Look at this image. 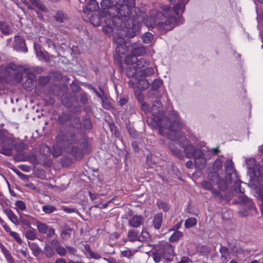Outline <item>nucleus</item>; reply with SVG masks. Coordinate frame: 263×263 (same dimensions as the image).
<instances>
[{"mask_svg":"<svg viewBox=\"0 0 263 263\" xmlns=\"http://www.w3.org/2000/svg\"><path fill=\"white\" fill-rule=\"evenodd\" d=\"M151 111L153 119L156 122V124L158 127V131L161 135H167V137L172 138L171 135L164 131L182 128L183 125L180 121L177 112L173 110L166 116L165 112L162 109V105L160 101L154 102Z\"/></svg>","mask_w":263,"mask_h":263,"instance_id":"nucleus-1","label":"nucleus"},{"mask_svg":"<svg viewBox=\"0 0 263 263\" xmlns=\"http://www.w3.org/2000/svg\"><path fill=\"white\" fill-rule=\"evenodd\" d=\"M114 6L117 8V11L121 6H125L127 8L123 11L124 16H119L122 20L124 24V29L126 33L130 36H134L139 29V23L144 18L143 16H140L137 14L135 9V0H112Z\"/></svg>","mask_w":263,"mask_h":263,"instance_id":"nucleus-2","label":"nucleus"},{"mask_svg":"<svg viewBox=\"0 0 263 263\" xmlns=\"http://www.w3.org/2000/svg\"><path fill=\"white\" fill-rule=\"evenodd\" d=\"M102 9L101 15L105 17L104 20L105 25L103 27V31L108 36L113 35L114 28L121 27L122 20L119 16H124V10L127 8L125 6H123L117 11V8L113 4L112 0H102L100 3Z\"/></svg>","mask_w":263,"mask_h":263,"instance_id":"nucleus-3","label":"nucleus"},{"mask_svg":"<svg viewBox=\"0 0 263 263\" xmlns=\"http://www.w3.org/2000/svg\"><path fill=\"white\" fill-rule=\"evenodd\" d=\"M5 70L10 77L14 78L17 81L21 82L22 79L23 73H26L27 79L23 84V87L27 91L31 90L33 87V80L35 77L32 72L23 66H17L14 63H10L7 65Z\"/></svg>","mask_w":263,"mask_h":263,"instance_id":"nucleus-4","label":"nucleus"},{"mask_svg":"<svg viewBox=\"0 0 263 263\" xmlns=\"http://www.w3.org/2000/svg\"><path fill=\"white\" fill-rule=\"evenodd\" d=\"M121 27L114 28V31L116 30L117 35L114 37V41L117 44L116 51L119 55H125L128 51V46L130 43L125 41L124 37L133 38L139 33L141 27V23H139V29L135 34L133 36H129L125 29H124V24H122ZM130 44H132L130 43Z\"/></svg>","mask_w":263,"mask_h":263,"instance_id":"nucleus-5","label":"nucleus"},{"mask_svg":"<svg viewBox=\"0 0 263 263\" xmlns=\"http://www.w3.org/2000/svg\"><path fill=\"white\" fill-rule=\"evenodd\" d=\"M181 129H176L174 130H166L164 132L167 133L170 136L171 135L172 138H170L167 135H162L171 140L170 143H169V148L171 152L176 156L178 158L182 159L183 157V153L181 149L177 147L176 145L179 144V140L181 136H183V133L180 132L179 130Z\"/></svg>","mask_w":263,"mask_h":263,"instance_id":"nucleus-6","label":"nucleus"},{"mask_svg":"<svg viewBox=\"0 0 263 263\" xmlns=\"http://www.w3.org/2000/svg\"><path fill=\"white\" fill-rule=\"evenodd\" d=\"M246 162L248 167V174L250 177L251 184H252L255 183L256 179L263 177L261 167L256 164V160L254 158L246 159Z\"/></svg>","mask_w":263,"mask_h":263,"instance_id":"nucleus-7","label":"nucleus"},{"mask_svg":"<svg viewBox=\"0 0 263 263\" xmlns=\"http://www.w3.org/2000/svg\"><path fill=\"white\" fill-rule=\"evenodd\" d=\"M58 141H61L65 147H69L78 142L77 136L74 131L70 130L65 133L61 132L57 137Z\"/></svg>","mask_w":263,"mask_h":263,"instance_id":"nucleus-8","label":"nucleus"},{"mask_svg":"<svg viewBox=\"0 0 263 263\" xmlns=\"http://www.w3.org/2000/svg\"><path fill=\"white\" fill-rule=\"evenodd\" d=\"M179 140V146L183 149L184 153L185 156L187 158H192L195 156V153L197 150H200V148H195L194 146L191 144L189 140H188L185 136H181Z\"/></svg>","mask_w":263,"mask_h":263,"instance_id":"nucleus-9","label":"nucleus"},{"mask_svg":"<svg viewBox=\"0 0 263 263\" xmlns=\"http://www.w3.org/2000/svg\"><path fill=\"white\" fill-rule=\"evenodd\" d=\"M0 144L2 147L0 153L8 156L12 155L14 148V140L12 138L3 136L2 138H0Z\"/></svg>","mask_w":263,"mask_h":263,"instance_id":"nucleus-10","label":"nucleus"},{"mask_svg":"<svg viewBox=\"0 0 263 263\" xmlns=\"http://www.w3.org/2000/svg\"><path fill=\"white\" fill-rule=\"evenodd\" d=\"M207 151L205 150H197L194 157L195 165L199 170L204 168L207 163L206 158L205 157Z\"/></svg>","mask_w":263,"mask_h":263,"instance_id":"nucleus-11","label":"nucleus"},{"mask_svg":"<svg viewBox=\"0 0 263 263\" xmlns=\"http://www.w3.org/2000/svg\"><path fill=\"white\" fill-rule=\"evenodd\" d=\"M174 249L175 247L169 243H165L159 249L163 255V263H168L172 261V256L175 255Z\"/></svg>","mask_w":263,"mask_h":263,"instance_id":"nucleus-12","label":"nucleus"},{"mask_svg":"<svg viewBox=\"0 0 263 263\" xmlns=\"http://www.w3.org/2000/svg\"><path fill=\"white\" fill-rule=\"evenodd\" d=\"M14 49L17 51L26 53L28 49L25 43V39L20 35H15L13 43Z\"/></svg>","mask_w":263,"mask_h":263,"instance_id":"nucleus-13","label":"nucleus"},{"mask_svg":"<svg viewBox=\"0 0 263 263\" xmlns=\"http://www.w3.org/2000/svg\"><path fill=\"white\" fill-rule=\"evenodd\" d=\"M87 3L84 7L83 6L82 11L86 15L90 14L92 11L99 8V3L96 0H85Z\"/></svg>","mask_w":263,"mask_h":263,"instance_id":"nucleus-14","label":"nucleus"},{"mask_svg":"<svg viewBox=\"0 0 263 263\" xmlns=\"http://www.w3.org/2000/svg\"><path fill=\"white\" fill-rule=\"evenodd\" d=\"M225 171L226 172V180L228 182L232 181V175L236 171L234 168V163L232 160H228L224 164Z\"/></svg>","mask_w":263,"mask_h":263,"instance_id":"nucleus-15","label":"nucleus"},{"mask_svg":"<svg viewBox=\"0 0 263 263\" xmlns=\"http://www.w3.org/2000/svg\"><path fill=\"white\" fill-rule=\"evenodd\" d=\"M237 192L242 194V195L238 196V199L240 201L245 204L248 209H253L254 208V204L252 200L245 195L243 194L245 193L244 188H242L241 186H240Z\"/></svg>","mask_w":263,"mask_h":263,"instance_id":"nucleus-16","label":"nucleus"},{"mask_svg":"<svg viewBox=\"0 0 263 263\" xmlns=\"http://www.w3.org/2000/svg\"><path fill=\"white\" fill-rule=\"evenodd\" d=\"M251 185L255 189L257 197L263 201V177H260L255 180V183Z\"/></svg>","mask_w":263,"mask_h":263,"instance_id":"nucleus-17","label":"nucleus"},{"mask_svg":"<svg viewBox=\"0 0 263 263\" xmlns=\"http://www.w3.org/2000/svg\"><path fill=\"white\" fill-rule=\"evenodd\" d=\"M34 48L36 55L40 61L48 62L50 60V56L49 53L46 51H42L41 46L39 44H34Z\"/></svg>","mask_w":263,"mask_h":263,"instance_id":"nucleus-18","label":"nucleus"},{"mask_svg":"<svg viewBox=\"0 0 263 263\" xmlns=\"http://www.w3.org/2000/svg\"><path fill=\"white\" fill-rule=\"evenodd\" d=\"M131 53L137 56H142L146 53V48L141 43L135 42L132 44Z\"/></svg>","mask_w":263,"mask_h":263,"instance_id":"nucleus-19","label":"nucleus"},{"mask_svg":"<svg viewBox=\"0 0 263 263\" xmlns=\"http://www.w3.org/2000/svg\"><path fill=\"white\" fill-rule=\"evenodd\" d=\"M105 18V17L101 15V12H100L99 14L92 13L89 18V21L92 25L97 27L99 26L103 21L104 22Z\"/></svg>","mask_w":263,"mask_h":263,"instance_id":"nucleus-20","label":"nucleus"},{"mask_svg":"<svg viewBox=\"0 0 263 263\" xmlns=\"http://www.w3.org/2000/svg\"><path fill=\"white\" fill-rule=\"evenodd\" d=\"M144 219L140 215H135L128 220V224L133 228H139L143 224Z\"/></svg>","mask_w":263,"mask_h":263,"instance_id":"nucleus-21","label":"nucleus"},{"mask_svg":"<svg viewBox=\"0 0 263 263\" xmlns=\"http://www.w3.org/2000/svg\"><path fill=\"white\" fill-rule=\"evenodd\" d=\"M62 103L67 108H70V111L74 114L78 115L81 112V108L80 105L71 106L67 101H65V98H62Z\"/></svg>","mask_w":263,"mask_h":263,"instance_id":"nucleus-22","label":"nucleus"},{"mask_svg":"<svg viewBox=\"0 0 263 263\" xmlns=\"http://www.w3.org/2000/svg\"><path fill=\"white\" fill-rule=\"evenodd\" d=\"M163 221V214L159 213L155 214L153 220V226L156 230H159L162 225Z\"/></svg>","mask_w":263,"mask_h":263,"instance_id":"nucleus-23","label":"nucleus"},{"mask_svg":"<svg viewBox=\"0 0 263 263\" xmlns=\"http://www.w3.org/2000/svg\"><path fill=\"white\" fill-rule=\"evenodd\" d=\"M4 213L8 216L10 220L14 224L17 225L19 224V220L17 216L10 209H4Z\"/></svg>","mask_w":263,"mask_h":263,"instance_id":"nucleus-24","label":"nucleus"},{"mask_svg":"<svg viewBox=\"0 0 263 263\" xmlns=\"http://www.w3.org/2000/svg\"><path fill=\"white\" fill-rule=\"evenodd\" d=\"M71 152L77 160L81 159L83 157L84 154L85 153L78 146H72Z\"/></svg>","mask_w":263,"mask_h":263,"instance_id":"nucleus-25","label":"nucleus"},{"mask_svg":"<svg viewBox=\"0 0 263 263\" xmlns=\"http://www.w3.org/2000/svg\"><path fill=\"white\" fill-rule=\"evenodd\" d=\"M221 259L224 262L228 261L229 259L230 252L227 247L221 245L219 249Z\"/></svg>","mask_w":263,"mask_h":263,"instance_id":"nucleus-26","label":"nucleus"},{"mask_svg":"<svg viewBox=\"0 0 263 263\" xmlns=\"http://www.w3.org/2000/svg\"><path fill=\"white\" fill-rule=\"evenodd\" d=\"M45 257L48 258L52 257L55 255L53 248L48 244H46L42 251Z\"/></svg>","mask_w":263,"mask_h":263,"instance_id":"nucleus-27","label":"nucleus"},{"mask_svg":"<svg viewBox=\"0 0 263 263\" xmlns=\"http://www.w3.org/2000/svg\"><path fill=\"white\" fill-rule=\"evenodd\" d=\"M139 72L138 69L134 65H130L126 69V74L128 78L135 77L138 79V77L137 75Z\"/></svg>","mask_w":263,"mask_h":263,"instance_id":"nucleus-28","label":"nucleus"},{"mask_svg":"<svg viewBox=\"0 0 263 263\" xmlns=\"http://www.w3.org/2000/svg\"><path fill=\"white\" fill-rule=\"evenodd\" d=\"M54 19L60 23H65L68 21V16L62 11H58L53 16Z\"/></svg>","mask_w":263,"mask_h":263,"instance_id":"nucleus-29","label":"nucleus"},{"mask_svg":"<svg viewBox=\"0 0 263 263\" xmlns=\"http://www.w3.org/2000/svg\"><path fill=\"white\" fill-rule=\"evenodd\" d=\"M137 79V86L139 89L145 90L149 87L150 82L147 80L142 78Z\"/></svg>","mask_w":263,"mask_h":263,"instance_id":"nucleus-30","label":"nucleus"},{"mask_svg":"<svg viewBox=\"0 0 263 263\" xmlns=\"http://www.w3.org/2000/svg\"><path fill=\"white\" fill-rule=\"evenodd\" d=\"M28 246L35 257H37L42 252L41 249L35 242H28Z\"/></svg>","mask_w":263,"mask_h":263,"instance_id":"nucleus-31","label":"nucleus"},{"mask_svg":"<svg viewBox=\"0 0 263 263\" xmlns=\"http://www.w3.org/2000/svg\"><path fill=\"white\" fill-rule=\"evenodd\" d=\"M128 240L134 242L139 241V232L135 230H129L127 234Z\"/></svg>","mask_w":263,"mask_h":263,"instance_id":"nucleus-32","label":"nucleus"},{"mask_svg":"<svg viewBox=\"0 0 263 263\" xmlns=\"http://www.w3.org/2000/svg\"><path fill=\"white\" fill-rule=\"evenodd\" d=\"M149 62L146 60L145 58H141L139 60L137 59V61L136 62V66L137 67V69L139 71V69H141V70L144 68L149 66Z\"/></svg>","mask_w":263,"mask_h":263,"instance_id":"nucleus-33","label":"nucleus"},{"mask_svg":"<svg viewBox=\"0 0 263 263\" xmlns=\"http://www.w3.org/2000/svg\"><path fill=\"white\" fill-rule=\"evenodd\" d=\"M36 226L39 233L45 234L47 233L49 226L45 223L37 221L36 222Z\"/></svg>","mask_w":263,"mask_h":263,"instance_id":"nucleus-34","label":"nucleus"},{"mask_svg":"<svg viewBox=\"0 0 263 263\" xmlns=\"http://www.w3.org/2000/svg\"><path fill=\"white\" fill-rule=\"evenodd\" d=\"M77 143H78L79 147L82 149L85 153H88L89 152L88 142L86 139L82 138L81 140H80L79 142H78Z\"/></svg>","mask_w":263,"mask_h":263,"instance_id":"nucleus-35","label":"nucleus"},{"mask_svg":"<svg viewBox=\"0 0 263 263\" xmlns=\"http://www.w3.org/2000/svg\"><path fill=\"white\" fill-rule=\"evenodd\" d=\"M30 2L37 9L43 12H46L47 8L40 0H29Z\"/></svg>","mask_w":263,"mask_h":263,"instance_id":"nucleus-36","label":"nucleus"},{"mask_svg":"<svg viewBox=\"0 0 263 263\" xmlns=\"http://www.w3.org/2000/svg\"><path fill=\"white\" fill-rule=\"evenodd\" d=\"M71 117V116L70 114L63 112L61 115L59 116L58 121L60 123L63 124L69 121Z\"/></svg>","mask_w":263,"mask_h":263,"instance_id":"nucleus-37","label":"nucleus"},{"mask_svg":"<svg viewBox=\"0 0 263 263\" xmlns=\"http://www.w3.org/2000/svg\"><path fill=\"white\" fill-rule=\"evenodd\" d=\"M70 121V124H71V126H72L73 128H75L77 129H79V128H81V127L82 126V124L81 122V120L79 118L71 116Z\"/></svg>","mask_w":263,"mask_h":263,"instance_id":"nucleus-38","label":"nucleus"},{"mask_svg":"<svg viewBox=\"0 0 263 263\" xmlns=\"http://www.w3.org/2000/svg\"><path fill=\"white\" fill-rule=\"evenodd\" d=\"M152 256L155 262L158 263L161 261L163 262L164 258L163 255H162V253L159 250H156L153 253Z\"/></svg>","mask_w":263,"mask_h":263,"instance_id":"nucleus-39","label":"nucleus"},{"mask_svg":"<svg viewBox=\"0 0 263 263\" xmlns=\"http://www.w3.org/2000/svg\"><path fill=\"white\" fill-rule=\"evenodd\" d=\"M141 38L144 44H149L152 42L154 35L152 33L147 32L142 35Z\"/></svg>","mask_w":263,"mask_h":263,"instance_id":"nucleus-40","label":"nucleus"},{"mask_svg":"<svg viewBox=\"0 0 263 263\" xmlns=\"http://www.w3.org/2000/svg\"><path fill=\"white\" fill-rule=\"evenodd\" d=\"M137 56L135 54H131L126 57L125 63L127 65H133L136 63L137 61Z\"/></svg>","mask_w":263,"mask_h":263,"instance_id":"nucleus-41","label":"nucleus"},{"mask_svg":"<svg viewBox=\"0 0 263 263\" xmlns=\"http://www.w3.org/2000/svg\"><path fill=\"white\" fill-rule=\"evenodd\" d=\"M183 236L182 232L179 231H175L169 238L171 242H176Z\"/></svg>","mask_w":263,"mask_h":263,"instance_id":"nucleus-42","label":"nucleus"},{"mask_svg":"<svg viewBox=\"0 0 263 263\" xmlns=\"http://www.w3.org/2000/svg\"><path fill=\"white\" fill-rule=\"evenodd\" d=\"M0 30L4 34L9 35L12 33V30L10 27L4 22H0Z\"/></svg>","mask_w":263,"mask_h":263,"instance_id":"nucleus-43","label":"nucleus"},{"mask_svg":"<svg viewBox=\"0 0 263 263\" xmlns=\"http://www.w3.org/2000/svg\"><path fill=\"white\" fill-rule=\"evenodd\" d=\"M157 205L159 209H162L164 212H167L170 208L168 203L165 201H163L161 200H158L157 202Z\"/></svg>","mask_w":263,"mask_h":263,"instance_id":"nucleus-44","label":"nucleus"},{"mask_svg":"<svg viewBox=\"0 0 263 263\" xmlns=\"http://www.w3.org/2000/svg\"><path fill=\"white\" fill-rule=\"evenodd\" d=\"M150 239V236L147 231L143 229L140 235L139 236V241L144 242L148 241Z\"/></svg>","mask_w":263,"mask_h":263,"instance_id":"nucleus-45","label":"nucleus"},{"mask_svg":"<svg viewBox=\"0 0 263 263\" xmlns=\"http://www.w3.org/2000/svg\"><path fill=\"white\" fill-rule=\"evenodd\" d=\"M211 250V248L205 245L200 246L198 249V252L203 256H206Z\"/></svg>","mask_w":263,"mask_h":263,"instance_id":"nucleus-46","label":"nucleus"},{"mask_svg":"<svg viewBox=\"0 0 263 263\" xmlns=\"http://www.w3.org/2000/svg\"><path fill=\"white\" fill-rule=\"evenodd\" d=\"M102 101V105L105 109H109L111 108V104L109 102V99L107 96L104 95V97L101 99Z\"/></svg>","mask_w":263,"mask_h":263,"instance_id":"nucleus-47","label":"nucleus"},{"mask_svg":"<svg viewBox=\"0 0 263 263\" xmlns=\"http://www.w3.org/2000/svg\"><path fill=\"white\" fill-rule=\"evenodd\" d=\"M25 237L27 239L33 240L36 238L35 230H28L25 233Z\"/></svg>","mask_w":263,"mask_h":263,"instance_id":"nucleus-48","label":"nucleus"},{"mask_svg":"<svg viewBox=\"0 0 263 263\" xmlns=\"http://www.w3.org/2000/svg\"><path fill=\"white\" fill-rule=\"evenodd\" d=\"M196 223L197 220L195 218H189L185 221L184 226L188 229L194 227Z\"/></svg>","mask_w":263,"mask_h":263,"instance_id":"nucleus-49","label":"nucleus"},{"mask_svg":"<svg viewBox=\"0 0 263 263\" xmlns=\"http://www.w3.org/2000/svg\"><path fill=\"white\" fill-rule=\"evenodd\" d=\"M42 210L46 214H49L53 213L57 209L54 206L48 204L44 205Z\"/></svg>","mask_w":263,"mask_h":263,"instance_id":"nucleus-50","label":"nucleus"},{"mask_svg":"<svg viewBox=\"0 0 263 263\" xmlns=\"http://www.w3.org/2000/svg\"><path fill=\"white\" fill-rule=\"evenodd\" d=\"M84 128L86 130H90L92 127L91 121L89 118H85L83 121Z\"/></svg>","mask_w":263,"mask_h":263,"instance_id":"nucleus-51","label":"nucleus"},{"mask_svg":"<svg viewBox=\"0 0 263 263\" xmlns=\"http://www.w3.org/2000/svg\"><path fill=\"white\" fill-rule=\"evenodd\" d=\"M3 254L8 263H15L14 259L13 258L10 253L7 249H4Z\"/></svg>","mask_w":263,"mask_h":263,"instance_id":"nucleus-52","label":"nucleus"},{"mask_svg":"<svg viewBox=\"0 0 263 263\" xmlns=\"http://www.w3.org/2000/svg\"><path fill=\"white\" fill-rule=\"evenodd\" d=\"M163 82L160 79H155L152 84V89L153 90H156L159 88L162 85Z\"/></svg>","mask_w":263,"mask_h":263,"instance_id":"nucleus-53","label":"nucleus"},{"mask_svg":"<svg viewBox=\"0 0 263 263\" xmlns=\"http://www.w3.org/2000/svg\"><path fill=\"white\" fill-rule=\"evenodd\" d=\"M14 148L17 152H21L26 149L27 145L22 142L14 143Z\"/></svg>","mask_w":263,"mask_h":263,"instance_id":"nucleus-54","label":"nucleus"},{"mask_svg":"<svg viewBox=\"0 0 263 263\" xmlns=\"http://www.w3.org/2000/svg\"><path fill=\"white\" fill-rule=\"evenodd\" d=\"M208 179L213 183H217L219 180V175L216 172H212L208 175Z\"/></svg>","mask_w":263,"mask_h":263,"instance_id":"nucleus-55","label":"nucleus"},{"mask_svg":"<svg viewBox=\"0 0 263 263\" xmlns=\"http://www.w3.org/2000/svg\"><path fill=\"white\" fill-rule=\"evenodd\" d=\"M58 255L61 256H65L67 253L66 247L64 248L61 245L55 250Z\"/></svg>","mask_w":263,"mask_h":263,"instance_id":"nucleus-56","label":"nucleus"},{"mask_svg":"<svg viewBox=\"0 0 263 263\" xmlns=\"http://www.w3.org/2000/svg\"><path fill=\"white\" fill-rule=\"evenodd\" d=\"M20 222L23 227L26 228H31V222L30 220L26 217L21 216L20 217Z\"/></svg>","mask_w":263,"mask_h":263,"instance_id":"nucleus-57","label":"nucleus"},{"mask_svg":"<svg viewBox=\"0 0 263 263\" xmlns=\"http://www.w3.org/2000/svg\"><path fill=\"white\" fill-rule=\"evenodd\" d=\"M142 73L144 76H148L153 74L154 73V68L152 67H146L142 70Z\"/></svg>","mask_w":263,"mask_h":263,"instance_id":"nucleus-58","label":"nucleus"},{"mask_svg":"<svg viewBox=\"0 0 263 263\" xmlns=\"http://www.w3.org/2000/svg\"><path fill=\"white\" fill-rule=\"evenodd\" d=\"M72 230V229L69 227L65 228L61 234L62 237L64 239H67L69 238L70 236Z\"/></svg>","mask_w":263,"mask_h":263,"instance_id":"nucleus-59","label":"nucleus"},{"mask_svg":"<svg viewBox=\"0 0 263 263\" xmlns=\"http://www.w3.org/2000/svg\"><path fill=\"white\" fill-rule=\"evenodd\" d=\"M45 45H47L49 48H52L55 51L57 50L55 44L50 39H46L45 41Z\"/></svg>","mask_w":263,"mask_h":263,"instance_id":"nucleus-60","label":"nucleus"},{"mask_svg":"<svg viewBox=\"0 0 263 263\" xmlns=\"http://www.w3.org/2000/svg\"><path fill=\"white\" fill-rule=\"evenodd\" d=\"M222 161L220 159H216L213 164V168L216 171H219L222 167Z\"/></svg>","mask_w":263,"mask_h":263,"instance_id":"nucleus-61","label":"nucleus"},{"mask_svg":"<svg viewBox=\"0 0 263 263\" xmlns=\"http://www.w3.org/2000/svg\"><path fill=\"white\" fill-rule=\"evenodd\" d=\"M10 236L12 237L18 243L21 244L22 243V238L20 235V234L15 232H10Z\"/></svg>","mask_w":263,"mask_h":263,"instance_id":"nucleus-62","label":"nucleus"},{"mask_svg":"<svg viewBox=\"0 0 263 263\" xmlns=\"http://www.w3.org/2000/svg\"><path fill=\"white\" fill-rule=\"evenodd\" d=\"M15 205L16 208L21 211H24L26 209L25 202L22 200H17L15 203Z\"/></svg>","mask_w":263,"mask_h":263,"instance_id":"nucleus-63","label":"nucleus"},{"mask_svg":"<svg viewBox=\"0 0 263 263\" xmlns=\"http://www.w3.org/2000/svg\"><path fill=\"white\" fill-rule=\"evenodd\" d=\"M201 185L203 189L208 191H212L213 189L212 184L208 181H203L201 182Z\"/></svg>","mask_w":263,"mask_h":263,"instance_id":"nucleus-64","label":"nucleus"}]
</instances>
